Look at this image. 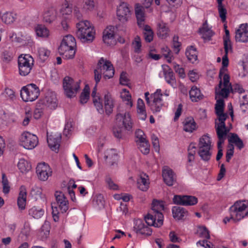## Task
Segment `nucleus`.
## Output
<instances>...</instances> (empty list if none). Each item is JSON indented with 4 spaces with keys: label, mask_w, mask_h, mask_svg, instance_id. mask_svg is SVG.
I'll return each mask as SVG.
<instances>
[{
    "label": "nucleus",
    "mask_w": 248,
    "mask_h": 248,
    "mask_svg": "<svg viewBox=\"0 0 248 248\" xmlns=\"http://www.w3.org/2000/svg\"><path fill=\"white\" fill-rule=\"evenodd\" d=\"M95 6L94 1L93 0H84L83 8L86 10L92 11Z\"/></svg>",
    "instance_id": "nucleus-63"
},
{
    "label": "nucleus",
    "mask_w": 248,
    "mask_h": 248,
    "mask_svg": "<svg viewBox=\"0 0 248 248\" xmlns=\"http://www.w3.org/2000/svg\"><path fill=\"white\" fill-rule=\"evenodd\" d=\"M31 194L32 197L37 200L39 198H42V189L38 187H33L31 190Z\"/></svg>",
    "instance_id": "nucleus-61"
},
{
    "label": "nucleus",
    "mask_w": 248,
    "mask_h": 248,
    "mask_svg": "<svg viewBox=\"0 0 248 248\" xmlns=\"http://www.w3.org/2000/svg\"><path fill=\"white\" fill-rule=\"evenodd\" d=\"M172 64L174 70L175 72L179 75L180 78H185L186 77V74L184 69L176 63H173Z\"/></svg>",
    "instance_id": "nucleus-57"
},
{
    "label": "nucleus",
    "mask_w": 248,
    "mask_h": 248,
    "mask_svg": "<svg viewBox=\"0 0 248 248\" xmlns=\"http://www.w3.org/2000/svg\"><path fill=\"white\" fill-rule=\"evenodd\" d=\"M149 184L148 176L145 174L141 175L137 180L138 188L143 191H146L148 189Z\"/></svg>",
    "instance_id": "nucleus-31"
},
{
    "label": "nucleus",
    "mask_w": 248,
    "mask_h": 248,
    "mask_svg": "<svg viewBox=\"0 0 248 248\" xmlns=\"http://www.w3.org/2000/svg\"><path fill=\"white\" fill-rule=\"evenodd\" d=\"M224 48L225 54L228 55V53L232 51V47L230 39H227L223 41Z\"/></svg>",
    "instance_id": "nucleus-60"
},
{
    "label": "nucleus",
    "mask_w": 248,
    "mask_h": 248,
    "mask_svg": "<svg viewBox=\"0 0 248 248\" xmlns=\"http://www.w3.org/2000/svg\"><path fill=\"white\" fill-rule=\"evenodd\" d=\"M55 196L57 202L59 205V208L61 212L63 213L68 209V202L62 192L56 191Z\"/></svg>",
    "instance_id": "nucleus-20"
},
{
    "label": "nucleus",
    "mask_w": 248,
    "mask_h": 248,
    "mask_svg": "<svg viewBox=\"0 0 248 248\" xmlns=\"http://www.w3.org/2000/svg\"><path fill=\"white\" fill-rule=\"evenodd\" d=\"M76 42L75 38L71 35L65 36L59 47V52L66 59L74 58L76 53Z\"/></svg>",
    "instance_id": "nucleus-5"
},
{
    "label": "nucleus",
    "mask_w": 248,
    "mask_h": 248,
    "mask_svg": "<svg viewBox=\"0 0 248 248\" xmlns=\"http://www.w3.org/2000/svg\"><path fill=\"white\" fill-rule=\"evenodd\" d=\"M79 83L67 76L63 79V88L66 96L71 98L75 96L79 89Z\"/></svg>",
    "instance_id": "nucleus-11"
},
{
    "label": "nucleus",
    "mask_w": 248,
    "mask_h": 248,
    "mask_svg": "<svg viewBox=\"0 0 248 248\" xmlns=\"http://www.w3.org/2000/svg\"><path fill=\"white\" fill-rule=\"evenodd\" d=\"M17 167L22 173H26L31 169L30 163L24 158L19 160Z\"/></svg>",
    "instance_id": "nucleus-42"
},
{
    "label": "nucleus",
    "mask_w": 248,
    "mask_h": 248,
    "mask_svg": "<svg viewBox=\"0 0 248 248\" xmlns=\"http://www.w3.org/2000/svg\"><path fill=\"white\" fill-rule=\"evenodd\" d=\"M144 30V37L146 42L150 43L153 40L154 32L151 29V27L146 25L145 26L142 27Z\"/></svg>",
    "instance_id": "nucleus-46"
},
{
    "label": "nucleus",
    "mask_w": 248,
    "mask_h": 248,
    "mask_svg": "<svg viewBox=\"0 0 248 248\" xmlns=\"http://www.w3.org/2000/svg\"><path fill=\"white\" fill-rule=\"evenodd\" d=\"M217 102L215 105L216 114L224 112V101L222 98H217Z\"/></svg>",
    "instance_id": "nucleus-51"
},
{
    "label": "nucleus",
    "mask_w": 248,
    "mask_h": 248,
    "mask_svg": "<svg viewBox=\"0 0 248 248\" xmlns=\"http://www.w3.org/2000/svg\"><path fill=\"white\" fill-rule=\"evenodd\" d=\"M29 214L34 218L39 219L44 214V210L42 208L34 206L29 210Z\"/></svg>",
    "instance_id": "nucleus-43"
},
{
    "label": "nucleus",
    "mask_w": 248,
    "mask_h": 248,
    "mask_svg": "<svg viewBox=\"0 0 248 248\" xmlns=\"http://www.w3.org/2000/svg\"><path fill=\"white\" fill-rule=\"evenodd\" d=\"M140 152L144 155H147L150 152V144L148 140L136 142Z\"/></svg>",
    "instance_id": "nucleus-47"
},
{
    "label": "nucleus",
    "mask_w": 248,
    "mask_h": 248,
    "mask_svg": "<svg viewBox=\"0 0 248 248\" xmlns=\"http://www.w3.org/2000/svg\"><path fill=\"white\" fill-rule=\"evenodd\" d=\"M164 210V204L163 202L154 200L150 212L145 217L146 223L149 225H153L155 227L161 226L163 223L164 216L162 211Z\"/></svg>",
    "instance_id": "nucleus-2"
},
{
    "label": "nucleus",
    "mask_w": 248,
    "mask_h": 248,
    "mask_svg": "<svg viewBox=\"0 0 248 248\" xmlns=\"http://www.w3.org/2000/svg\"><path fill=\"white\" fill-rule=\"evenodd\" d=\"M114 107L113 99L110 94L108 93L104 96V108L107 114L112 113Z\"/></svg>",
    "instance_id": "nucleus-34"
},
{
    "label": "nucleus",
    "mask_w": 248,
    "mask_h": 248,
    "mask_svg": "<svg viewBox=\"0 0 248 248\" xmlns=\"http://www.w3.org/2000/svg\"><path fill=\"white\" fill-rule=\"evenodd\" d=\"M235 40L236 42H248V24H243L235 31Z\"/></svg>",
    "instance_id": "nucleus-17"
},
{
    "label": "nucleus",
    "mask_w": 248,
    "mask_h": 248,
    "mask_svg": "<svg viewBox=\"0 0 248 248\" xmlns=\"http://www.w3.org/2000/svg\"><path fill=\"white\" fill-rule=\"evenodd\" d=\"M52 170L49 166L45 163H40L36 167V173L39 179L42 181H46L52 175Z\"/></svg>",
    "instance_id": "nucleus-16"
},
{
    "label": "nucleus",
    "mask_w": 248,
    "mask_h": 248,
    "mask_svg": "<svg viewBox=\"0 0 248 248\" xmlns=\"http://www.w3.org/2000/svg\"><path fill=\"white\" fill-rule=\"evenodd\" d=\"M162 177L164 182L169 186H172L176 181L174 172L168 166H164L163 168Z\"/></svg>",
    "instance_id": "nucleus-19"
},
{
    "label": "nucleus",
    "mask_w": 248,
    "mask_h": 248,
    "mask_svg": "<svg viewBox=\"0 0 248 248\" xmlns=\"http://www.w3.org/2000/svg\"><path fill=\"white\" fill-rule=\"evenodd\" d=\"M50 54V50L46 47H40L37 49L38 57L42 62H45L48 59Z\"/></svg>",
    "instance_id": "nucleus-41"
},
{
    "label": "nucleus",
    "mask_w": 248,
    "mask_h": 248,
    "mask_svg": "<svg viewBox=\"0 0 248 248\" xmlns=\"http://www.w3.org/2000/svg\"><path fill=\"white\" fill-rule=\"evenodd\" d=\"M217 9L219 17L222 22H224L226 20L227 10L223 4L217 5Z\"/></svg>",
    "instance_id": "nucleus-53"
},
{
    "label": "nucleus",
    "mask_w": 248,
    "mask_h": 248,
    "mask_svg": "<svg viewBox=\"0 0 248 248\" xmlns=\"http://www.w3.org/2000/svg\"><path fill=\"white\" fill-rule=\"evenodd\" d=\"M171 211L173 218L177 220H184L188 215V211L184 207L173 206Z\"/></svg>",
    "instance_id": "nucleus-23"
},
{
    "label": "nucleus",
    "mask_w": 248,
    "mask_h": 248,
    "mask_svg": "<svg viewBox=\"0 0 248 248\" xmlns=\"http://www.w3.org/2000/svg\"><path fill=\"white\" fill-rule=\"evenodd\" d=\"M121 96L123 100L126 102V105L130 108L133 106V102L131 100V95L129 91L125 89H123Z\"/></svg>",
    "instance_id": "nucleus-44"
},
{
    "label": "nucleus",
    "mask_w": 248,
    "mask_h": 248,
    "mask_svg": "<svg viewBox=\"0 0 248 248\" xmlns=\"http://www.w3.org/2000/svg\"><path fill=\"white\" fill-rule=\"evenodd\" d=\"M199 32L204 40H210L214 34L212 31L208 27L206 23L203 24L202 27L200 29Z\"/></svg>",
    "instance_id": "nucleus-38"
},
{
    "label": "nucleus",
    "mask_w": 248,
    "mask_h": 248,
    "mask_svg": "<svg viewBox=\"0 0 248 248\" xmlns=\"http://www.w3.org/2000/svg\"><path fill=\"white\" fill-rule=\"evenodd\" d=\"M93 103L97 111L100 114L103 113L104 108L101 98L100 97H98L97 98L94 99Z\"/></svg>",
    "instance_id": "nucleus-54"
},
{
    "label": "nucleus",
    "mask_w": 248,
    "mask_h": 248,
    "mask_svg": "<svg viewBox=\"0 0 248 248\" xmlns=\"http://www.w3.org/2000/svg\"><path fill=\"white\" fill-rule=\"evenodd\" d=\"M183 130L186 132H192L196 129V123L192 117L186 118L183 122Z\"/></svg>",
    "instance_id": "nucleus-28"
},
{
    "label": "nucleus",
    "mask_w": 248,
    "mask_h": 248,
    "mask_svg": "<svg viewBox=\"0 0 248 248\" xmlns=\"http://www.w3.org/2000/svg\"><path fill=\"white\" fill-rule=\"evenodd\" d=\"M35 32L38 36L47 37L49 34V30L45 26L38 25L35 28Z\"/></svg>",
    "instance_id": "nucleus-45"
},
{
    "label": "nucleus",
    "mask_w": 248,
    "mask_h": 248,
    "mask_svg": "<svg viewBox=\"0 0 248 248\" xmlns=\"http://www.w3.org/2000/svg\"><path fill=\"white\" fill-rule=\"evenodd\" d=\"M197 235L201 238L208 239L210 238L209 232L207 229L204 226L198 227L197 231Z\"/></svg>",
    "instance_id": "nucleus-49"
},
{
    "label": "nucleus",
    "mask_w": 248,
    "mask_h": 248,
    "mask_svg": "<svg viewBox=\"0 0 248 248\" xmlns=\"http://www.w3.org/2000/svg\"><path fill=\"white\" fill-rule=\"evenodd\" d=\"M198 199L193 196L189 195H174L173 202L174 204L184 206H192L198 203Z\"/></svg>",
    "instance_id": "nucleus-15"
},
{
    "label": "nucleus",
    "mask_w": 248,
    "mask_h": 248,
    "mask_svg": "<svg viewBox=\"0 0 248 248\" xmlns=\"http://www.w3.org/2000/svg\"><path fill=\"white\" fill-rule=\"evenodd\" d=\"M144 220L141 219H136L134 221V231L138 234L142 235L150 236L152 233V230Z\"/></svg>",
    "instance_id": "nucleus-14"
},
{
    "label": "nucleus",
    "mask_w": 248,
    "mask_h": 248,
    "mask_svg": "<svg viewBox=\"0 0 248 248\" xmlns=\"http://www.w3.org/2000/svg\"><path fill=\"white\" fill-rule=\"evenodd\" d=\"M190 98L192 102H197L203 98L201 90L196 86H193L189 92Z\"/></svg>",
    "instance_id": "nucleus-32"
},
{
    "label": "nucleus",
    "mask_w": 248,
    "mask_h": 248,
    "mask_svg": "<svg viewBox=\"0 0 248 248\" xmlns=\"http://www.w3.org/2000/svg\"><path fill=\"white\" fill-rule=\"evenodd\" d=\"M137 110L139 118L141 120H145L147 113L144 102L141 98H139L137 100Z\"/></svg>",
    "instance_id": "nucleus-30"
},
{
    "label": "nucleus",
    "mask_w": 248,
    "mask_h": 248,
    "mask_svg": "<svg viewBox=\"0 0 248 248\" xmlns=\"http://www.w3.org/2000/svg\"><path fill=\"white\" fill-rule=\"evenodd\" d=\"M20 143L24 148L28 150L34 149L38 144V137L29 132H24L20 136Z\"/></svg>",
    "instance_id": "nucleus-12"
},
{
    "label": "nucleus",
    "mask_w": 248,
    "mask_h": 248,
    "mask_svg": "<svg viewBox=\"0 0 248 248\" xmlns=\"http://www.w3.org/2000/svg\"><path fill=\"white\" fill-rule=\"evenodd\" d=\"M198 154L201 159L208 162L211 159L212 151L210 138L207 135H203L200 138L198 144Z\"/></svg>",
    "instance_id": "nucleus-7"
},
{
    "label": "nucleus",
    "mask_w": 248,
    "mask_h": 248,
    "mask_svg": "<svg viewBox=\"0 0 248 248\" xmlns=\"http://www.w3.org/2000/svg\"><path fill=\"white\" fill-rule=\"evenodd\" d=\"M149 92L145 93V98L147 104L150 107L153 113L161 111L162 108L165 107V104L162 99L163 94L161 89H157L156 92L151 95V99L149 96Z\"/></svg>",
    "instance_id": "nucleus-6"
},
{
    "label": "nucleus",
    "mask_w": 248,
    "mask_h": 248,
    "mask_svg": "<svg viewBox=\"0 0 248 248\" xmlns=\"http://www.w3.org/2000/svg\"><path fill=\"white\" fill-rule=\"evenodd\" d=\"M105 182L109 189L114 190L118 189V186L113 182L109 176L106 177Z\"/></svg>",
    "instance_id": "nucleus-56"
},
{
    "label": "nucleus",
    "mask_w": 248,
    "mask_h": 248,
    "mask_svg": "<svg viewBox=\"0 0 248 248\" xmlns=\"http://www.w3.org/2000/svg\"><path fill=\"white\" fill-rule=\"evenodd\" d=\"M135 136L136 138V142L148 140L146 139V137L144 133L141 129H138L136 131Z\"/></svg>",
    "instance_id": "nucleus-55"
},
{
    "label": "nucleus",
    "mask_w": 248,
    "mask_h": 248,
    "mask_svg": "<svg viewBox=\"0 0 248 248\" xmlns=\"http://www.w3.org/2000/svg\"><path fill=\"white\" fill-rule=\"evenodd\" d=\"M3 94L7 99L13 100L15 98V93L14 91L11 89L8 88H6Z\"/></svg>",
    "instance_id": "nucleus-62"
},
{
    "label": "nucleus",
    "mask_w": 248,
    "mask_h": 248,
    "mask_svg": "<svg viewBox=\"0 0 248 248\" xmlns=\"http://www.w3.org/2000/svg\"><path fill=\"white\" fill-rule=\"evenodd\" d=\"M77 36L82 43H89L93 41L95 37V31L89 21H79L77 24Z\"/></svg>",
    "instance_id": "nucleus-3"
},
{
    "label": "nucleus",
    "mask_w": 248,
    "mask_h": 248,
    "mask_svg": "<svg viewBox=\"0 0 248 248\" xmlns=\"http://www.w3.org/2000/svg\"><path fill=\"white\" fill-rule=\"evenodd\" d=\"M56 17V12L52 7L46 9L43 14V19L45 22L48 23L52 22Z\"/></svg>",
    "instance_id": "nucleus-33"
},
{
    "label": "nucleus",
    "mask_w": 248,
    "mask_h": 248,
    "mask_svg": "<svg viewBox=\"0 0 248 248\" xmlns=\"http://www.w3.org/2000/svg\"><path fill=\"white\" fill-rule=\"evenodd\" d=\"M17 18V14L14 12H7L4 13L1 18L6 24H11L14 22Z\"/></svg>",
    "instance_id": "nucleus-39"
},
{
    "label": "nucleus",
    "mask_w": 248,
    "mask_h": 248,
    "mask_svg": "<svg viewBox=\"0 0 248 248\" xmlns=\"http://www.w3.org/2000/svg\"><path fill=\"white\" fill-rule=\"evenodd\" d=\"M94 79L96 82V86L100 81L102 75L105 79H109L112 78L114 75V69L113 65L110 62L106 59L101 58L98 61L97 67L94 71ZM96 87H94L92 93V96L93 100L95 98L99 97L96 95Z\"/></svg>",
    "instance_id": "nucleus-1"
},
{
    "label": "nucleus",
    "mask_w": 248,
    "mask_h": 248,
    "mask_svg": "<svg viewBox=\"0 0 248 248\" xmlns=\"http://www.w3.org/2000/svg\"><path fill=\"white\" fill-rule=\"evenodd\" d=\"M135 11L138 26L140 28L143 27L146 25H144L145 16L143 7L140 4H136Z\"/></svg>",
    "instance_id": "nucleus-26"
},
{
    "label": "nucleus",
    "mask_w": 248,
    "mask_h": 248,
    "mask_svg": "<svg viewBox=\"0 0 248 248\" xmlns=\"http://www.w3.org/2000/svg\"><path fill=\"white\" fill-rule=\"evenodd\" d=\"M230 214L234 222H237L248 215V202H236L229 209Z\"/></svg>",
    "instance_id": "nucleus-8"
},
{
    "label": "nucleus",
    "mask_w": 248,
    "mask_h": 248,
    "mask_svg": "<svg viewBox=\"0 0 248 248\" xmlns=\"http://www.w3.org/2000/svg\"><path fill=\"white\" fill-rule=\"evenodd\" d=\"M90 91L89 87L86 86L80 96V102L84 104L87 102L89 99Z\"/></svg>",
    "instance_id": "nucleus-50"
},
{
    "label": "nucleus",
    "mask_w": 248,
    "mask_h": 248,
    "mask_svg": "<svg viewBox=\"0 0 248 248\" xmlns=\"http://www.w3.org/2000/svg\"><path fill=\"white\" fill-rule=\"evenodd\" d=\"M27 191L25 186L20 187V192L17 199V205L19 209H25L26 204Z\"/></svg>",
    "instance_id": "nucleus-27"
},
{
    "label": "nucleus",
    "mask_w": 248,
    "mask_h": 248,
    "mask_svg": "<svg viewBox=\"0 0 248 248\" xmlns=\"http://www.w3.org/2000/svg\"><path fill=\"white\" fill-rule=\"evenodd\" d=\"M34 60L29 54L21 55L18 59L19 74L26 76L31 72L33 66Z\"/></svg>",
    "instance_id": "nucleus-9"
},
{
    "label": "nucleus",
    "mask_w": 248,
    "mask_h": 248,
    "mask_svg": "<svg viewBox=\"0 0 248 248\" xmlns=\"http://www.w3.org/2000/svg\"><path fill=\"white\" fill-rule=\"evenodd\" d=\"M115 28L113 26L107 27L103 31V40L105 44L110 45L114 42Z\"/></svg>",
    "instance_id": "nucleus-22"
},
{
    "label": "nucleus",
    "mask_w": 248,
    "mask_h": 248,
    "mask_svg": "<svg viewBox=\"0 0 248 248\" xmlns=\"http://www.w3.org/2000/svg\"><path fill=\"white\" fill-rule=\"evenodd\" d=\"M196 148L195 146V144L193 143H191L189 144L187 151H188V155H187V166H192V163L194 162L195 160V155L196 154Z\"/></svg>",
    "instance_id": "nucleus-37"
},
{
    "label": "nucleus",
    "mask_w": 248,
    "mask_h": 248,
    "mask_svg": "<svg viewBox=\"0 0 248 248\" xmlns=\"http://www.w3.org/2000/svg\"><path fill=\"white\" fill-rule=\"evenodd\" d=\"M2 191L6 194H8L10 190V186L9 185V181L4 173L2 174Z\"/></svg>",
    "instance_id": "nucleus-52"
},
{
    "label": "nucleus",
    "mask_w": 248,
    "mask_h": 248,
    "mask_svg": "<svg viewBox=\"0 0 248 248\" xmlns=\"http://www.w3.org/2000/svg\"><path fill=\"white\" fill-rule=\"evenodd\" d=\"M157 35L161 39H165L169 35V30L167 24L163 21H160L157 24Z\"/></svg>",
    "instance_id": "nucleus-35"
},
{
    "label": "nucleus",
    "mask_w": 248,
    "mask_h": 248,
    "mask_svg": "<svg viewBox=\"0 0 248 248\" xmlns=\"http://www.w3.org/2000/svg\"><path fill=\"white\" fill-rule=\"evenodd\" d=\"M186 55L188 61L192 63L198 59V52L196 48L193 46H190L186 48Z\"/></svg>",
    "instance_id": "nucleus-36"
},
{
    "label": "nucleus",
    "mask_w": 248,
    "mask_h": 248,
    "mask_svg": "<svg viewBox=\"0 0 248 248\" xmlns=\"http://www.w3.org/2000/svg\"><path fill=\"white\" fill-rule=\"evenodd\" d=\"M218 120L219 121V123L217 124L222 125L225 124V121L228 117V115L227 113L224 112L219 113L216 114Z\"/></svg>",
    "instance_id": "nucleus-64"
},
{
    "label": "nucleus",
    "mask_w": 248,
    "mask_h": 248,
    "mask_svg": "<svg viewBox=\"0 0 248 248\" xmlns=\"http://www.w3.org/2000/svg\"><path fill=\"white\" fill-rule=\"evenodd\" d=\"M116 120H122L123 125L125 129L130 131L132 129L133 123L129 112H125L124 115L119 113L116 115Z\"/></svg>",
    "instance_id": "nucleus-25"
},
{
    "label": "nucleus",
    "mask_w": 248,
    "mask_h": 248,
    "mask_svg": "<svg viewBox=\"0 0 248 248\" xmlns=\"http://www.w3.org/2000/svg\"><path fill=\"white\" fill-rule=\"evenodd\" d=\"M220 79L219 84L215 88L216 99L226 98L228 96L231 90L230 78L227 73V69L222 68L220 69L219 73Z\"/></svg>",
    "instance_id": "nucleus-4"
},
{
    "label": "nucleus",
    "mask_w": 248,
    "mask_h": 248,
    "mask_svg": "<svg viewBox=\"0 0 248 248\" xmlns=\"http://www.w3.org/2000/svg\"><path fill=\"white\" fill-rule=\"evenodd\" d=\"M106 159L116 160L117 158V153L116 150L114 149H111L108 150L105 155Z\"/></svg>",
    "instance_id": "nucleus-58"
},
{
    "label": "nucleus",
    "mask_w": 248,
    "mask_h": 248,
    "mask_svg": "<svg viewBox=\"0 0 248 248\" xmlns=\"http://www.w3.org/2000/svg\"><path fill=\"white\" fill-rule=\"evenodd\" d=\"M132 46L134 48V52L139 54L141 51V42L140 37L136 36L132 43Z\"/></svg>",
    "instance_id": "nucleus-48"
},
{
    "label": "nucleus",
    "mask_w": 248,
    "mask_h": 248,
    "mask_svg": "<svg viewBox=\"0 0 248 248\" xmlns=\"http://www.w3.org/2000/svg\"><path fill=\"white\" fill-rule=\"evenodd\" d=\"M231 90L232 93H242L245 92V90L242 86L238 83H235L232 85L231 84Z\"/></svg>",
    "instance_id": "nucleus-59"
},
{
    "label": "nucleus",
    "mask_w": 248,
    "mask_h": 248,
    "mask_svg": "<svg viewBox=\"0 0 248 248\" xmlns=\"http://www.w3.org/2000/svg\"><path fill=\"white\" fill-rule=\"evenodd\" d=\"M42 102L46 107L50 109H55L58 105L56 93L52 91L47 92Z\"/></svg>",
    "instance_id": "nucleus-18"
},
{
    "label": "nucleus",
    "mask_w": 248,
    "mask_h": 248,
    "mask_svg": "<svg viewBox=\"0 0 248 248\" xmlns=\"http://www.w3.org/2000/svg\"><path fill=\"white\" fill-rule=\"evenodd\" d=\"M40 94L39 88L31 83L23 87L20 91V96L24 102H32L35 100Z\"/></svg>",
    "instance_id": "nucleus-10"
},
{
    "label": "nucleus",
    "mask_w": 248,
    "mask_h": 248,
    "mask_svg": "<svg viewBox=\"0 0 248 248\" xmlns=\"http://www.w3.org/2000/svg\"><path fill=\"white\" fill-rule=\"evenodd\" d=\"M132 11L129 4L124 2H121L117 6L116 15L119 21L123 23L127 22L131 17Z\"/></svg>",
    "instance_id": "nucleus-13"
},
{
    "label": "nucleus",
    "mask_w": 248,
    "mask_h": 248,
    "mask_svg": "<svg viewBox=\"0 0 248 248\" xmlns=\"http://www.w3.org/2000/svg\"><path fill=\"white\" fill-rule=\"evenodd\" d=\"M228 141L230 143L234 144L239 150L242 149L244 146L242 140L236 134L232 133Z\"/></svg>",
    "instance_id": "nucleus-40"
},
{
    "label": "nucleus",
    "mask_w": 248,
    "mask_h": 248,
    "mask_svg": "<svg viewBox=\"0 0 248 248\" xmlns=\"http://www.w3.org/2000/svg\"><path fill=\"white\" fill-rule=\"evenodd\" d=\"M61 136L56 135L47 136V141L50 148L54 151L58 152L60 146Z\"/></svg>",
    "instance_id": "nucleus-24"
},
{
    "label": "nucleus",
    "mask_w": 248,
    "mask_h": 248,
    "mask_svg": "<svg viewBox=\"0 0 248 248\" xmlns=\"http://www.w3.org/2000/svg\"><path fill=\"white\" fill-rule=\"evenodd\" d=\"M163 72L166 82L172 87H174L176 85V81L172 70L166 65L163 68Z\"/></svg>",
    "instance_id": "nucleus-29"
},
{
    "label": "nucleus",
    "mask_w": 248,
    "mask_h": 248,
    "mask_svg": "<svg viewBox=\"0 0 248 248\" xmlns=\"http://www.w3.org/2000/svg\"><path fill=\"white\" fill-rule=\"evenodd\" d=\"M215 127L218 139L217 144H218V146H220L224 143L229 130L227 129L226 124L219 125L217 124V123H216Z\"/></svg>",
    "instance_id": "nucleus-21"
}]
</instances>
